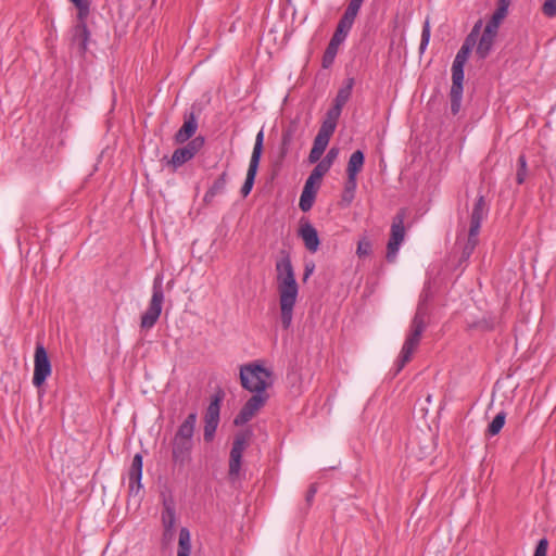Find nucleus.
Wrapping results in <instances>:
<instances>
[{"mask_svg":"<svg viewBox=\"0 0 556 556\" xmlns=\"http://www.w3.org/2000/svg\"><path fill=\"white\" fill-rule=\"evenodd\" d=\"M299 236L309 252L315 253L318 250L320 240L316 228L311 223L306 222L300 226Z\"/></svg>","mask_w":556,"mask_h":556,"instance_id":"f3484780","label":"nucleus"},{"mask_svg":"<svg viewBox=\"0 0 556 556\" xmlns=\"http://www.w3.org/2000/svg\"><path fill=\"white\" fill-rule=\"evenodd\" d=\"M263 149H264V131H263V129H261L258 131V134L256 135L255 143H254V148H253L250 161H254V163L260 164Z\"/></svg>","mask_w":556,"mask_h":556,"instance_id":"c85d7f7f","label":"nucleus"},{"mask_svg":"<svg viewBox=\"0 0 556 556\" xmlns=\"http://www.w3.org/2000/svg\"><path fill=\"white\" fill-rule=\"evenodd\" d=\"M430 40V22L427 18L422 25L421 40L419 46V52L424 53Z\"/></svg>","mask_w":556,"mask_h":556,"instance_id":"4c0bfd02","label":"nucleus"},{"mask_svg":"<svg viewBox=\"0 0 556 556\" xmlns=\"http://www.w3.org/2000/svg\"><path fill=\"white\" fill-rule=\"evenodd\" d=\"M191 543L190 531L182 527L179 531L177 556H190Z\"/></svg>","mask_w":556,"mask_h":556,"instance_id":"393cba45","label":"nucleus"},{"mask_svg":"<svg viewBox=\"0 0 556 556\" xmlns=\"http://www.w3.org/2000/svg\"><path fill=\"white\" fill-rule=\"evenodd\" d=\"M228 174L227 172H223L218 178L213 182V185L208 188L211 195H217L223 193L226 189Z\"/></svg>","mask_w":556,"mask_h":556,"instance_id":"2f4dec72","label":"nucleus"},{"mask_svg":"<svg viewBox=\"0 0 556 556\" xmlns=\"http://www.w3.org/2000/svg\"><path fill=\"white\" fill-rule=\"evenodd\" d=\"M350 30L351 27L349 25L339 22L331 40L341 45L346 39Z\"/></svg>","mask_w":556,"mask_h":556,"instance_id":"c9c22d12","label":"nucleus"},{"mask_svg":"<svg viewBox=\"0 0 556 556\" xmlns=\"http://www.w3.org/2000/svg\"><path fill=\"white\" fill-rule=\"evenodd\" d=\"M320 185L321 184H319L318 180L314 179L312 176H308L304 184L303 190L317 193Z\"/></svg>","mask_w":556,"mask_h":556,"instance_id":"09e8293b","label":"nucleus"},{"mask_svg":"<svg viewBox=\"0 0 556 556\" xmlns=\"http://www.w3.org/2000/svg\"><path fill=\"white\" fill-rule=\"evenodd\" d=\"M481 25H482V22L481 21H478L475 26L472 27L471 31L469 33V35L471 36H475V37H479V34H480V28H481Z\"/></svg>","mask_w":556,"mask_h":556,"instance_id":"052dcab7","label":"nucleus"},{"mask_svg":"<svg viewBox=\"0 0 556 556\" xmlns=\"http://www.w3.org/2000/svg\"><path fill=\"white\" fill-rule=\"evenodd\" d=\"M478 244V235H471V230L468 232V239L465 243L463 251H462V261H466L470 257V255L473 253L476 247Z\"/></svg>","mask_w":556,"mask_h":556,"instance_id":"c756f323","label":"nucleus"},{"mask_svg":"<svg viewBox=\"0 0 556 556\" xmlns=\"http://www.w3.org/2000/svg\"><path fill=\"white\" fill-rule=\"evenodd\" d=\"M481 25H482V22L481 21H478L475 26L472 27L471 31L469 33V35L471 36H475V37H479V34H480V28H481Z\"/></svg>","mask_w":556,"mask_h":556,"instance_id":"680f3d73","label":"nucleus"},{"mask_svg":"<svg viewBox=\"0 0 556 556\" xmlns=\"http://www.w3.org/2000/svg\"><path fill=\"white\" fill-rule=\"evenodd\" d=\"M547 547L548 541L545 538L541 539L536 544L533 556H546Z\"/></svg>","mask_w":556,"mask_h":556,"instance_id":"8fccbe9b","label":"nucleus"},{"mask_svg":"<svg viewBox=\"0 0 556 556\" xmlns=\"http://www.w3.org/2000/svg\"><path fill=\"white\" fill-rule=\"evenodd\" d=\"M428 314H429L428 303H426V300H419L417 308H416V313L412 320L426 321Z\"/></svg>","mask_w":556,"mask_h":556,"instance_id":"e433bc0d","label":"nucleus"},{"mask_svg":"<svg viewBox=\"0 0 556 556\" xmlns=\"http://www.w3.org/2000/svg\"><path fill=\"white\" fill-rule=\"evenodd\" d=\"M339 47H340V43L334 42V41H332L330 39V41H329V43H328V46H327L325 51L330 52V53L337 55Z\"/></svg>","mask_w":556,"mask_h":556,"instance_id":"bf43d9fd","label":"nucleus"},{"mask_svg":"<svg viewBox=\"0 0 556 556\" xmlns=\"http://www.w3.org/2000/svg\"><path fill=\"white\" fill-rule=\"evenodd\" d=\"M258 166H260L258 163H254V161H250L249 168L247 172V177H245L243 186L241 187V190H240L242 198H247L250 194V192L252 191L254 182H255V178L257 175Z\"/></svg>","mask_w":556,"mask_h":556,"instance_id":"5701e85b","label":"nucleus"},{"mask_svg":"<svg viewBox=\"0 0 556 556\" xmlns=\"http://www.w3.org/2000/svg\"><path fill=\"white\" fill-rule=\"evenodd\" d=\"M371 252V242L367 238L358 241L356 253L359 257L368 256Z\"/></svg>","mask_w":556,"mask_h":556,"instance_id":"a19ab883","label":"nucleus"},{"mask_svg":"<svg viewBox=\"0 0 556 556\" xmlns=\"http://www.w3.org/2000/svg\"><path fill=\"white\" fill-rule=\"evenodd\" d=\"M77 9V20L87 18L90 13V0H70Z\"/></svg>","mask_w":556,"mask_h":556,"instance_id":"72a5a7b5","label":"nucleus"},{"mask_svg":"<svg viewBox=\"0 0 556 556\" xmlns=\"http://www.w3.org/2000/svg\"><path fill=\"white\" fill-rule=\"evenodd\" d=\"M365 164V154L362 150L354 151L348 162L346 175L350 177V184L353 185L357 179L358 173L362 172Z\"/></svg>","mask_w":556,"mask_h":556,"instance_id":"6ab92c4d","label":"nucleus"},{"mask_svg":"<svg viewBox=\"0 0 556 556\" xmlns=\"http://www.w3.org/2000/svg\"><path fill=\"white\" fill-rule=\"evenodd\" d=\"M506 421V413L501 410L493 420L488 425L485 434L489 437H494L501 432Z\"/></svg>","mask_w":556,"mask_h":556,"instance_id":"cd10ccee","label":"nucleus"},{"mask_svg":"<svg viewBox=\"0 0 556 556\" xmlns=\"http://www.w3.org/2000/svg\"><path fill=\"white\" fill-rule=\"evenodd\" d=\"M542 11L548 17L555 16L556 15V0H545L543 3Z\"/></svg>","mask_w":556,"mask_h":556,"instance_id":"de8ad7c7","label":"nucleus"},{"mask_svg":"<svg viewBox=\"0 0 556 556\" xmlns=\"http://www.w3.org/2000/svg\"><path fill=\"white\" fill-rule=\"evenodd\" d=\"M316 194H317L316 192H309V191L302 190V193L300 197V202H299V207L302 212H308L313 207V204L316 199Z\"/></svg>","mask_w":556,"mask_h":556,"instance_id":"7c9ffc66","label":"nucleus"},{"mask_svg":"<svg viewBox=\"0 0 556 556\" xmlns=\"http://www.w3.org/2000/svg\"><path fill=\"white\" fill-rule=\"evenodd\" d=\"M314 270H315L314 262H312V261L306 262L305 266H304V274H303L304 282L311 277V275L314 273Z\"/></svg>","mask_w":556,"mask_h":556,"instance_id":"6e6d98bb","label":"nucleus"},{"mask_svg":"<svg viewBox=\"0 0 556 556\" xmlns=\"http://www.w3.org/2000/svg\"><path fill=\"white\" fill-rule=\"evenodd\" d=\"M324 154V151L323 150H319V149H316V148H312L309 154H308V162L311 164H314V163H317L320 160L321 155Z\"/></svg>","mask_w":556,"mask_h":556,"instance_id":"864d4df0","label":"nucleus"},{"mask_svg":"<svg viewBox=\"0 0 556 556\" xmlns=\"http://www.w3.org/2000/svg\"><path fill=\"white\" fill-rule=\"evenodd\" d=\"M502 21L501 17L493 14L488 21L476 49L480 59L484 60L490 54Z\"/></svg>","mask_w":556,"mask_h":556,"instance_id":"9d476101","label":"nucleus"},{"mask_svg":"<svg viewBox=\"0 0 556 556\" xmlns=\"http://www.w3.org/2000/svg\"><path fill=\"white\" fill-rule=\"evenodd\" d=\"M518 168L516 174V181L518 185H522L526 181L528 167H527V159L525 154L519 155L518 157Z\"/></svg>","mask_w":556,"mask_h":556,"instance_id":"f704fd0d","label":"nucleus"},{"mask_svg":"<svg viewBox=\"0 0 556 556\" xmlns=\"http://www.w3.org/2000/svg\"><path fill=\"white\" fill-rule=\"evenodd\" d=\"M477 39H478L477 37L468 34L463 42V46H468V48H470L472 50L477 43Z\"/></svg>","mask_w":556,"mask_h":556,"instance_id":"13d9d810","label":"nucleus"},{"mask_svg":"<svg viewBox=\"0 0 556 556\" xmlns=\"http://www.w3.org/2000/svg\"><path fill=\"white\" fill-rule=\"evenodd\" d=\"M333 132L334 131L328 129V126L327 127L320 126V128L314 139L313 147L316 149L323 150L325 152Z\"/></svg>","mask_w":556,"mask_h":556,"instance_id":"bb28decb","label":"nucleus"},{"mask_svg":"<svg viewBox=\"0 0 556 556\" xmlns=\"http://www.w3.org/2000/svg\"><path fill=\"white\" fill-rule=\"evenodd\" d=\"M175 535V529H164L162 535V542L164 545L170 543Z\"/></svg>","mask_w":556,"mask_h":556,"instance_id":"4d7b16f0","label":"nucleus"},{"mask_svg":"<svg viewBox=\"0 0 556 556\" xmlns=\"http://www.w3.org/2000/svg\"><path fill=\"white\" fill-rule=\"evenodd\" d=\"M358 12L359 11L357 9L348 7L339 22L343 23L344 25H349L352 28Z\"/></svg>","mask_w":556,"mask_h":556,"instance_id":"58836bf2","label":"nucleus"},{"mask_svg":"<svg viewBox=\"0 0 556 556\" xmlns=\"http://www.w3.org/2000/svg\"><path fill=\"white\" fill-rule=\"evenodd\" d=\"M174 283V280H170L167 286L170 287Z\"/></svg>","mask_w":556,"mask_h":556,"instance_id":"338daca9","label":"nucleus"},{"mask_svg":"<svg viewBox=\"0 0 556 556\" xmlns=\"http://www.w3.org/2000/svg\"><path fill=\"white\" fill-rule=\"evenodd\" d=\"M357 186V180L352 184H350V177H348L345 186H344V193H343V201H345L348 204H350L354 198V192Z\"/></svg>","mask_w":556,"mask_h":556,"instance_id":"ea45409f","label":"nucleus"},{"mask_svg":"<svg viewBox=\"0 0 556 556\" xmlns=\"http://www.w3.org/2000/svg\"><path fill=\"white\" fill-rule=\"evenodd\" d=\"M429 299H430V292L428 290H424L419 300H426V303H428Z\"/></svg>","mask_w":556,"mask_h":556,"instance_id":"69168bd1","label":"nucleus"},{"mask_svg":"<svg viewBox=\"0 0 556 556\" xmlns=\"http://www.w3.org/2000/svg\"><path fill=\"white\" fill-rule=\"evenodd\" d=\"M87 18L77 20L74 26L73 40L78 45L80 53L87 51L88 41L90 38V31L87 26Z\"/></svg>","mask_w":556,"mask_h":556,"instance_id":"aec40b11","label":"nucleus"},{"mask_svg":"<svg viewBox=\"0 0 556 556\" xmlns=\"http://www.w3.org/2000/svg\"><path fill=\"white\" fill-rule=\"evenodd\" d=\"M510 2L511 0H498L496 10L494 11L493 15H497V17L504 20L508 13Z\"/></svg>","mask_w":556,"mask_h":556,"instance_id":"c03bdc74","label":"nucleus"},{"mask_svg":"<svg viewBox=\"0 0 556 556\" xmlns=\"http://www.w3.org/2000/svg\"><path fill=\"white\" fill-rule=\"evenodd\" d=\"M299 128V122L296 119H292L282 130V134L286 136H291L294 138Z\"/></svg>","mask_w":556,"mask_h":556,"instance_id":"603ef678","label":"nucleus"},{"mask_svg":"<svg viewBox=\"0 0 556 556\" xmlns=\"http://www.w3.org/2000/svg\"><path fill=\"white\" fill-rule=\"evenodd\" d=\"M51 371L52 367L48 352L41 342H37L34 355L33 384L37 388L41 387Z\"/></svg>","mask_w":556,"mask_h":556,"instance_id":"6e6552de","label":"nucleus"},{"mask_svg":"<svg viewBox=\"0 0 556 556\" xmlns=\"http://www.w3.org/2000/svg\"><path fill=\"white\" fill-rule=\"evenodd\" d=\"M510 2L511 0H498L496 10L494 11L493 15H497V17L504 20L508 13Z\"/></svg>","mask_w":556,"mask_h":556,"instance_id":"37998d69","label":"nucleus"},{"mask_svg":"<svg viewBox=\"0 0 556 556\" xmlns=\"http://www.w3.org/2000/svg\"><path fill=\"white\" fill-rule=\"evenodd\" d=\"M142 455L137 453L131 462L128 478H129V491L130 493H138L142 488L141 479H142Z\"/></svg>","mask_w":556,"mask_h":556,"instance_id":"dca6fc26","label":"nucleus"},{"mask_svg":"<svg viewBox=\"0 0 556 556\" xmlns=\"http://www.w3.org/2000/svg\"><path fill=\"white\" fill-rule=\"evenodd\" d=\"M471 49L468 48V46H463L460 47V49L458 50L455 59H454V63H458V64H466L470 53H471Z\"/></svg>","mask_w":556,"mask_h":556,"instance_id":"a18cd8bd","label":"nucleus"},{"mask_svg":"<svg viewBox=\"0 0 556 556\" xmlns=\"http://www.w3.org/2000/svg\"><path fill=\"white\" fill-rule=\"evenodd\" d=\"M164 302V290H163V275L159 274L155 276L152 286V296L149 303V307L141 315L140 328L141 330H149L154 327L159 320Z\"/></svg>","mask_w":556,"mask_h":556,"instance_id":"7ed1b4c3","label":"nucleus"},{"mask_svg":"<svg viewBox=\"0 0 556 556\" xmlns=\"http://www.w3.org/2000/svg\"><path fill=\"white\" fill-rule=\"evenodd\" d=\"M336 55L325 51L321 59V65L324 68H329L334 62Z\"/></svg>","mask_w":556,"mask_h":556,"instance_id":"5fc2aeb1","label":"nucleus"},{"mask_svg":"<svg viewBox=\"0 0 556 556\" xmlns=\"http://www.w3.org/2000/svg\"><path fill=\"white\" fill-rule=\"evenodd\" d=\"M193 442H186L173 439L172 459L175 466L185 467L191 459Z\"/></svg>","mask_w":556,"mask_h":556,"instance_id":"4468645a","label":"nucleus"},{"mask_svg":"<svg viewBox=\"0 0 556 556\" xmlns=\"http://www.w3.org/2000/svg\"><path fill=\"white\" fill-rule=\"evenodd\" d=\"M198 130V121L194 111H186L184 113V124L174 135V141L177 144L189 142Z\"/></svg>","mask_w":556,"mask_h":556,"instance_id":"ddd939ff","label":"nucleus"},{"mask_svg":"<svg viewBox=\"0 0 556 556\" xmlns=\"http://www.w3.org/2000/svg\"><path fill=\"white\" fill-rule=\"evenodd\" d=\"M215 197H216V195H211V194H210V190H207V191H206V193L204 194L203 200H204V202H205L206 204H210V203L213 201V199H214Z\"/></svg>","mask_w":556,"mask_h":556,"instance_id":"0e129e2a","label":"nucleus"},{"mask_svg":"<svg viewBox=\"0 0 556 556\" xmlns=\"http://www.w3.org/2000/svg\"><path fill=\"white\" fill-rule=\"evenodd\" d=\"M328 172H329V168L319 161L317 163V165L311 172L309 176H312L314 179L318 180L319 184H321L323 177Z\"/></svg>","mask_w":556,"mask_h":556,"instance_id":"79ce46f5","label":"nucleus"},{"mask_svg":"<svg viewBox=\"0 0 556 556\" xmlns=\"http://www.w3.org/2000/svg\"><path fill=\"white\" fill-rule=\"evenodd\" d=\"M362 4H363L362 0H351L349 2L348 7L353 8V9H357L359 11Z\"/></svg>","mask_w":556,"mask_h":556,"instance_id":"e2e57ef3","label":"nucleus"},{"mask_svg":"<svg viewBox=\"0 0 556 556\" xmlns=\"http://www.w3.org/2000/svg\"><path fill=\"white\" fill-rule=\"evenodd\" d=\"M426 327V321L412 320L409 333L407 334L403 348L401 350L400 356L395 362V375L399 374L412 359L415 350L419 345L421 334L425 331Z\"/></svg>","mask_w":556,"mask_h":556,"instance_id":"20e7f679","label":"nucleus"},{"mask_svg":"<svg viewBox=\"0 0 556 556\" xmlns=\"http://www.w3.org/2000/svg\"><path fill=\"white\" fill-rule=\"evenodd\" d=\"M489 212V207L486 205L484 195L480 194L472 207V212L470 215V226L469 230H471V235H479L481 223L486 217Z\"/></svg>","mask_w":556,"mask_h":556,"instance_id":"2eb2a0df","label":"nucleus"},{"mask_svg":"<svg viewBox=\"0 0 556 556\" xmlns=\"http://www.w3.org/2000/svg\"><path fill=\"white\" fill-rule=\"evenodd\" d=\"M205 138L198 136L191 139L186 146L178 148L174 151L170 160H167V164L177 169L188 161L192 160L195 154L203 148Z\"/></svg>","mask_w":556,"mask_h":556,"instance_id":"1a4fd4ad","label":"nucleus"},{"mask_svg":"<svg viewBox=\"0 0 556 556\" xmlns=\"http://www.w3.org/2000/svg\"><path fill=\"white\" fill-rule=\"evenodd\" d=\"M406 210L400 208L392 219L390 239L387 245L386 258L389 263H393L396 258L400 247L405 238L404 220Z\"/></svg>","mask_w":556,"mask_h":556,"instance_id":"39448f33","label":"nucleus"},{"mask_svg":"<svg viewBox=\"0 0 556 556\" xmlns=\"http://www.w3.org/2000/svg\"><path fill=\"white\" fill-rule=\"evenodd\" d=\"M276 261L277 285L280 305V319L283 329H289L292 324L293 309L299 294V286L290 253L282 249Z\"/></svg>","mask_w":556,"mask_h":556,"instance_id":"f257e3e1","label":"nucleus"},{"mask_svg":"<svg viewBox=\"0 0 556 556\" xmlns=\"http://www.w3.org/2000/svg\"><path fill=\"white\" fill-rule=\"evenodd\" d=\"M252 430L245 429L235 435L232 447L229 455V477L236 478L239 476L242 463V454L248 446L252 437Z\"/></svg>","mask_w":556,"mask_h":556,"instance_id":"0eeeda50","label":"nucleus"},{"mask_svg":"<svg viewBox=\"0 0 556 556\" xmlns=\"http://www.w3.org/2000/svg\"><path fill=\"white\" fill-rule=\"evenodd\" d=\"M495 317L492 315H484L477 320H467V328L469 330H478L481 332L492 331L495 328Z\"/></svg>","mask_w":556,"mask_h":556,"instance_id":"4be33fe9","label":"nucleus"},{"mask_svg":"<svg viewBox=\"0 0 556 556\" xmlns=\"http://www.w3.org/2000/svg\"><path fill=\"white\" fill-rule=\"evenodd\" d=\"M225 397L223 389H218L212 396L210 405L204 415V431L203 438L205 442H211L214 439L216 429L219 422L220 404Z\"/></svg>","mask_w":556,"mask_h":556,"instance_id":"423d86ee","label":"nucleus"},{"mask_svg":"<svg viewBox=\"0 0 556 556\" xmlns=\"http://www.w3.org/2000/svg\"><path fill=\"white\" fill-rule=\"evenodd\" d=\"M269 395L267 393H253V395L244 403L238 415L233 419L237 427L249 422L255 414L266 404Z\"/></svg>","mask_w":556,"mask_h":556,"instance_id":"9b49d317","label":"nucleus"},{"mask_svg":"<svg viewBox=\"0 0 556 556\" xmlns=\"http://www.w3.org/2000/svg\"><path fill=\"white\" fill-rule=\"evenodd\" d=\"M354 83H355L354 78H352V77L348 78L345 80L344 86L338 90L333 102L344 106L346 104V102L349 101V99L351 98Z\"/></svg>","mask_w":556,"mask_h":556,"instance_id":"a878e982","label":"nucleus"},{"mask_svg":"<svg viewBox=\"0 0 556 556\" xmlns=\"http://www.w3.org/2000/svg\"><path fill=\"white\" fill-rule=\"evenodd\" d=\"M343 106L333 102V105L327 111L326 118L320 126H328L329 130L334 131L337 128L338 119L341 115Z\"/></svg>","mask_w":556,"mask_h":556,"instance_id":"b1692460","label":"nucleus"},{"mask_svg":"<svg viewBox=\"0 0 556 556\" xmlns=\"http://www.w3.org/2000/svg\"><path fill=\"white\" fill-rule=\"evenodd\" d=\"M316 493H317V483H312L308 486L306 494H305V502H306L307 508L311 507Z\"/></svg>","mask_w":556,"mask_h":556,"instance_id":"3c124183","label":"nucleus"},{"mask_svg":"<svg viewBox=\"0 0 556 556\" xmlns=\"http://www.w3.org/2000/svg\"><path fill=\"white\" fill-rule=\"evenodd\" d=\"M198 414L197 412L190 413L184 422L178 427L174 439L186 442H193V433L195 429Z\"/></svg>","mask_w":556,"mask_h":556,"instance_id":"a211bd4d","label":"nucleus"},{"mask_svg":"<svg viewBox=\"0 0 556 556\" xmlns=\"http://www.w3.org/2000/svg\"><path fill=\"white\" fill-rule=\"evenodd\" d=\"M292 141H293V137L286 136L283 134L281 135V142H280L278 155H277V163L283 162V160L286 159V156L289 153Z\"/></svg>","mask_w":556,"mask_h":556,"instance_id":"473e14b6","label":"nucleus"},{"mask_svg":"<svg viewBox=\"0 0 556 556\" xmlns=\"http://www.w3.org/2000/svg\"><path fill=\"white\" fill-rule=\"evenodd\" d=\"M176 509L175 502L172 497L163 500L162 525L164 529H175Z\"/></svg>","mask_w":556,"mask_h":556,"instance_id":"412c9836","label":"nucleus"},{"mask_svg":"<svg viewBox=\"0 0 556 556\" xmlns=\"http://www.w3.org/2000/svg\"><path fill=\"white\" fill-rule=\"evenodd\" d=\"M339 149L332 147L326 154V156L320 161L324 165H326L329 169L331 168L333 162L338 157Z\"/></svg>","mask_w":556,"mask_h":556,"instance_id":"49530a36","label":"nucleus"},{"mask_svg":"<svg viewBox=\"0 0 556 556\" xmlns=\"http://www.w3.org/2000/svg\"><path fill=\"white\" fill-rule=\"evenodd\" d=\"M464 64L454 63L452 65V87L450 91L451 112L456 115L460 110L463 99Z\"/></svg>","mask_w":556,"mask_h":556,"instance_id":"f8f14e48","label":"nucleus"},{"mask_svg":"<svg viewBox=\"0 0 556 556\" xmlns=\"http://www.w3.org/2000/svg\"><path fill=\"white\" fill-rule=\"evenodd\" d=\"M273 371L255 362L240 367V382L244 390L252 393H266L271 386Z\"/></svg>","mask_w":556,"mask_h":556,"instance_id":"f03ea898","label":"nucleus"}]
</instances>
